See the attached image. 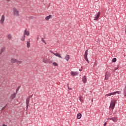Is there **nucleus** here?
I'll list each match as a JSON object with an SVG mask.
<instances>
[{"mask_svg": "<svg viewBox=\"0 0 126 126\" xmlns=\"http://www.w3.org/2000/svg\"><path fill=\"white\" fill-rule=\"evenodd\" d=\"M13 15L14 16H19V11L17 10L15 7L13 8Z\"/></svg>", "mask_w": 126, "mask_h": 126, "instance_id": "1", "label": "nucleus"}, {"mask_svg": "<svg viewBox=\"0 0 126 126\" xmlns=\"http://www.w3.org/2000/svg\"><path fill=\"white\" fill-rule=\"evenodd\" d=\"M88 55V49H87L85 52L84 55V59L85 61H86L88 63H89V61L88 60V58H87V56Z\"/></svg>", "mask_w": 126, "mask_h": 126, "instance_id": "2", "label": "nucleus"}, {"mask_svg": "<svg viewBox=\"0 0 126 126\" xmlns=\"http://www.w3.org/2000/svg\"><path fill=\"white\" fill-rule=\"evenodd\" d=\"M117 93H118V94H120L121 92L120 91H116V92H115L113 93H110V94H106L105 97V98H106L107 97H108V96H112V95H115V94H117Z\"/></svg>", "mask_w": 126, "mask_h": 126, "instance_id": "3", "label": "nucleus"}, {"mask_svg": "<svg viewBox=\"0 0 126 126\" xmlns=\"http://www.w3.org/2000/svg\"><path fill=\"white\" fill-rule=\"evenodd\" d=\"M42 60H43V63H49V60L47 58V56H42L41 57Z\"/></svg>", "mask_w": 126, "mask_h": 126, "instance_id": "4", "label": "nucleus"}, {"mask_svg": "<svg viewBox=\"0 0 126 126\" xmlns=\"http://www.w3.org/2000/svg\"><path fill=\"white\" fill-rule=\"evenodd\" d=\"M4 20H5V16H4V15H2L0 20V24L1 25H3V24L4 23Z\"/></svg>", "mask_w": 126, "mask_h": 126, "instance_id": "5", "label": "nucleus"}, {"mask_svg": "<svg viewBox=\"0 0 126 126\" xmlns=\"http://www.w3.org/2000/svg\"><path fill=\"white\" fill-rule=\"evenodd\" d=\"M115 106H116V101L113 100L111 102L110 107L112 110H114V108H115Z\"/></svg>", "mask_w": 126, "mask_h": 126, "instance_id": "6", "label": "nucleus"}, {"mask_svg": "<svg viewBox=\"0 0 126 126\" xmlns=\"http://www.w3.org/2000/svg\"><path fill=\"white\" fill-rule=\"evenodd\" d=\"M110 76H111V73H110V72L107 71L105 74V80H108Z\"/></svg>", "mask_w": 126, "mask_h": 126, "instance_id": "7", "label": "nucleus"}, {"mask_svg": "<svg viewBox=\"0 0 126 126\" xmlns=\"http://www.w3.org/2000/svg\"><path fill=\"white\" fill-rule=\"evenodd\" d=\"M50 53H51V54H53V55H54V56H56V57H58V58L63 59V58H62V56H61V55L59 53H55L52 51H50Z\"/></svg>", "mask_w": 126, "mask_h": 126, "instance_id": "8", "label": "nucleus"}, {"mask_svg": "<svg viewBox=\"0 0 126 126\" xmlns=\"http://www.w3.org/2000/svg\"><path fill=\"white\" fill-rule=\"evenodd\" d=\"M23 35L24 36H29V35H30V33H29V32H28L27 31V29H26L25 31H24V34Z\"/></svg>", "mask_w": 126, "mask_h": 126, "instance_id": "9", "label": "nucleus"}, {"mask_svg": "<svg viewBox=\"0 0 126 126\" xmlns=\"http://www.w3.org/2000/svg\"><path fill=\"white\" fill-rule=\"evenodd\" d=\"M71 75L72 76H76V75H78V72L76 71H71Z\"/></svg>", "mask_w": 126, "mask_h": 126, "instance_id": "10", "label": "nucleus"}, {"mask_svg": "<svg viewBox=\"0 0 126 126\" xmlns=\"http://www.w3.org/2000/svg\"><path fill=\"white\" fill-rule=\"evenodd\" d=\"M100 12H98L96 14V16L94 17V20H98L99 17L100 16Z\"/></svg>", "mask_w": 126, "mask_h": 126, "instance_id": "11", "label": "nucleus"}, {"mask_svg": "<svg viewBox=\"0 0 126 126\" xmlns=\"http://www.w3.org/2000/svg\"><path fill=\"white\" fill-rule=\"evenodd\" d=\"M17 94V93H14V94H13L11 95V98L12 99H14V98H15V97L16 96V94Z\"/></svg>", "mask_w": 126, "mask_h": 126, "instance_id": "12", "label": "nucleus"}, {"mask_svg": "<svg viewBox=\"0 0 126 126\" xmlns=\"http://www.w3.org/2000/svg\"><path fill=\"white\" fill-rule=\"evenodd\" d=\"M81 117H82V115H81V113L77 114V119H78V120L81 119Z\"/></svg>", "mask_w": 126, "mask_h": 126, "instance_id": "13", "label": "nucleus"}, {"mask_svg": "<svg viewBox=\"0 0 126 126\" xmlns=\"http://www.w3.org/2000/svg\"><path fill=\"white\" fill-rule=\"evenodd\" d=\"M7 39H8V40H11L12 39V36H11V34H8L7 35Z\"/></svg>", "mask_w": 126, "mask_h": 126, "instance_id": "14", "label": "nucleus"}, {"mask_svg": "<svg viewBox=\"0 0 126 126\" xmlns=\"http://www.w3.org/2000/svg\"><path fill=\"white\" fill-rule=\"evenodd\" d=\"M26 105H27V109H28V107H29V99H26Z\"/></svg>", "mask_w": 126, "mask_h": 126, "instance_id": "15", "label": "nucleus"}, {"mask_svg": "<svg viewBox=\"0 0 126 126\" xmlns=\"http://www.w3.org/2000/svg\"><path fill=\"white\" fill-rule=\"evenodd\" d=\"M69 59H70V56H69V55H67L65 56V60H66V61L67 62H68V60H69Z\"/></svg>", "mask_w": 126, "mask_h": 126, "instance_id": "16", "label": "nucleus"}, {"mask_svg": "<svg viewBox=\"0 0 126 126\" xmlns=\"http://www.w3.org/2000/svg\"><path fill=\"white\" fill-rule=\"evenodd\" d=\"M51 17H52V15H49L45 17V20L48 21L49 20Z\"/></svg>", "mask_w": 126, "mask_h": 126, "instance_id": "17", "label": "nucleus"}, {"mask_svg": "<svg viewBox=\"0 0 126 126\" xmlns=\"http://www.w3.org/2000/svg\"><path fill=\"white\" fill-rule=\"evenodd\" d=\"M17 60L15 59H12L11 60V63H16V61Z\"/></svg>", "mask_w": 126, "mask_h": 126, "instance_id": "18", "label": "nucleus"}, {"mask_svg": "<svg viewBox=\"0 0 126 126\" xmlns=\"http://www.w3.org/2000/svg\"><path fill=\"white\" fill-rule=\"evenodd\" d=\"M86 81H87V78H86V76H84L83 77V82L84 83H85L86 82Z\"/></svg>", "mask_w": 126, "mask_h": 126, "instance_id": "19", "label": "nucleus"}, {"mask_svg": "<svg viewBox=\"0 0 126 126\" xmlns=\"http://www.w3.org/2000/svg\"><path fill=\"white\" fill-rule=\"evenodd\" d=\"M26 36L24 35L23 34V37H22V38H21V40L22 41V42H24V41H25V38H26Z\"/></svg>", "mask_w": 126, "mask_h": 126, "instance_id": "20", "label": "nucleus"}, {"mask_svg": "<svg viewBox=\"0 0 126 126\" xmlns=\"http://www.w3.org/2000/svg\"><path fill=\"white\" fill-rule=\"evenodd\" d=\"M113 122L115 123L117 122L118 121V118L117 117H113Z\"/></svg>", "mask_w": 126, "mask_h": 126, "instance_id": "21", "label": "nucleus"}, {"mask_svg": "<svg viewBox=\"0 0 126 126\" xmlns=\"http://www.w3.org/2000/svg\"><path fill=\"white\" fill-rule=\"evenodd\" d=\"M5 50V47L2 48L1 49V52H0V55H1V53L3 52H4Z\"/></svg>", "mask_w": 126, "mask_h": 126, "instance_id": "22", "label": "nucleus"}, {"mask_svg": "<svg viewBox=\"0 0 126 126\" xmlns=\"http://www.w3.org/2000/svg\"><path fill=\"white\" fill-rule=\"evenodd\" d=\"M16 63L17 64H20V63H22V61L17 60Z\"/></svg>", "mask_w": 126, "mask_h": 126, "instance_id": "23", "label": "nucleus"}, {"mask_svg": "<svg viewBox=\"0 0 126 126\" xmlns=\"http://www.w3.org/2000/svg\"><path fill=\"white\" fill-rule=\"evenodd\" d=\"M27 48H30V41L27 42Z\"/></svg>", "mask_w": 126, "mask_h": 126, "instance_id": "24", "label": "nucleus"}, {"mask_svg": "<svg viewBox=\"0 0 126 126\" xmlns=\"http://www.w3.org/2000/svg\"><path fill=\"white\" fill-rule=\"evenodd\" d=\"M79 100L80 102H82V101H83V97L82 96V95L79 96Z\"/></svg>", "mask_w": 126, "mask_h": 126, "instance_id": "25", "label": "nucleus"}, {"mask_svg": "<svg viewBox=\"0 0 126 126\" xmlns=\"http://www.w3.org/2000/svg\"><path fill=\"white\" fill-rule=\"evenodd\" d=\"M124 95L126 96V88H125L124 89Z\"/></svg>", "mask_w": 126, "mask_h": 126, "instance_id": "26", "label": "nucleus"}, {"mask_svg": "<svg viewBox=\"0 0 126 126\" xmlns=\"http://www.w3.org/2000/svg\"><path fill=\"white\" fill-rule=\"evenodd\" d=\"M41 41L43 42V43H44L45 45H47V43L46 42V41H45V40H44L43 38H41Z\"/></svg>", "mask_w": 126, "mask_h": 126, "instance_id": "27", "label": "nucleus"}, {"mask_svg": "<svg viewBox=\"0 0 126 126\" xmlns=\"http://www.w3.org/2000/svg\"><path fill=\"white\" fill-rule=\"evenodd\" d=\"M112 62L113 63H116V62H117V58H114L112 59Z\"/></svg>", "mask_w": 126, "mask_h": 126, "instance_id": "28", "label": "nucleus"}, {"mask_svg": "<svg viewBox=\"0 0 126 126\" xmlns=\"http://www.w3.org/2000/svg\"><path fill=\"white\" fill-rule=\"evenodd\" d=\"M53 65H54V66H58V63L56 62H54L53 63Z\"/></svg>", "mask_w": 126, "mask_h": 126, "instance_id": "29", "label": "nucleus"}, {"mask_svg": "<svg viewBox=\"0 0 126 126\" xmlns=\"http://www.w3.org/2000/svg\"><path fill=\"white\" fill-rule=\"evenodd\" d=\"M7 106V104H6L2 109H1V111H3L5 108H6V107Z\"/></svg>", "mask_w": 126, "mask_h": 126, "instance_id": "30", "label": "nucleus"}, {"mask_svg": "<svg viewBox=\"0 0 126 126\" xmlns=\"http://www.w3.org/2000/svg\"><path fill=\"white\" fill-rule=\"evenodd\" d=\"M32 96H33V95H30L27 99H28V100H30V99H31V98H32Z\"/></svg>", "mask_w": 126, "mask_h": 126, "instance_id": "31", "label": "nucleus"}, {"mask_svg": "<svg viewBox=\"0 0 126 126\" xmlns=\"http://www.w3.org/2000/svg\"><path fill=\"white\" fill-rule=\"evenodd\" d=\"M67 87H68V89H69V90H71L72 89L69 88V86H68V83L67 84Z\"/></svg>", "mask_w": 126, "mask_h": 126, "instance_id": "32", "label": "nucleus"}, {"mask_svg": "<svg viewBox=\"0 0 126 126\" xmlns=\"http://www.w3.org/2000/svg\"><path fill=\"white\" fill-rule=\"evenodd\" d=\"M67 87H68V89H69V90H71L72 89L69 88V86H68V83L67 84Z\"/></svg>", "mask_w": 126, "mask_h": 126, "instance_id": "33", "label": "nucleus"}, {"mask_svg": "<svg viewBox=\"0 0 126 126\" xmlns=\"http://www.w3.org/2000/svg\"><path fill=\"white\" fill-rule=\"evenodd\" d=\"M119 68V66H117V67H115L114 70H117Z\"/></svg>", "mask_w": 126, "mask_h": 126, "instance_id": "34", "label": "nucleus"}, {"mask_svg": "<svg viewBox=\"0 0 126 126\" xmlns=\"http://www.w3.org/2000/svg\"><path fill=\"white\" fill-rule=\"evenodd\" d=\"M108 120H111V121H113V118H108Z\"/></svg>", "mask_w": 126, "mask_h": 126, "instance_id": "35", "label": "nucleus"}, {"mask_svg": "<svg viewBox=\"0 0 126 126\" xmlns=\"http://www.w3.org/2000/svg\"><path fill=\"white\" fill-rule=\"evenodd\" d=\"M107 126V122H105L104 124V126Z\"/></svg>", "mask_w": 126, "mask_h": 126, "instance_id": "36", "label": "nucleus"}, {"mask_svg": "<svg viewBox=\"0 0 126 126\" xmlns=\"http://www.w3.org/2000/svg\"><path fill=\"white\" fill-rule=\"evenodd\" d=\"M81 68H82V69H79V71H82V67H81Z\"/></svg>", "mask_w": 126, "mask_h": 126, "instance_id": "37", "label": "nucleus"}, {"mask_svg": "<svg viewBox=\"0 0 126 126\" xmlns=\"http://www.w3.org/2000/svg\"><path fill=\"white\" fill-rule=\"evenodd\" d=\"M125 33L126 34V27H125Z\"/></svg>", "mask_w": 126, "mask_h": 126, "instance_id": "38", "label": "nucleus"}, {"mask_svg": "<svg viewBox=\"0 0 126 126\" xmlns=\"http://www.w3.org/2000/svg\"><path fill=\"white\" fill-rule=\"evenodd\" d=\"M18 90V88H17V89H16V93H17V91Z\"/></svg>", "mask_w": 126, "mask_h": 126, "instance_id": "39", "label": "nucleus"}, {"mask_svg": "<svg viewBox=\"0 0 126 126\" xmlns=\"http://www.w3.org/2000/svg\"><path fill=\"white\" fill-rule=\"evenodd\" d=\"M2 126H6V125L3 124V125H2Z\"/></svg>", "mask_w": 126, "mask_h": 126, "instance_id": "40", "label": "nucleus"}, {"mask_svg": "<svg viewBox=\"0 0 126 126\" xmlns=\"http://www.w3.org/2000/svg\"><path fill=\"white\" fill-rule=\"evenodd\" d=\"M9 0H7V1H9Z\"/></svg>", "mask_w": 126, "mask_h": 126, "instance_id": "41", "label": "nucleus"}, {"mask_svg": "<svg viewBox=\"0 0 126 126\" xmlns=\"http://www.w3.org/2000/svg\"><path fill=\"white\" fill-rule=\"evenodd\" d=\"M37 40H39V37H37Z\"/></svg>", "mask_w": 126, "mask_h": 126, "instance_id": "42", "label": "nucleus"}, {"mask_svg": "<svg viewBox=\"0 0 126 126\" xmlns=\"http://www.w3.org/2000/svg\"><path fill=\"white\" fill-rule=\"evenodd\" d=\"M92 102H93V99H92Z\"/></svg>", "mask_w": 126, "mask_h": 126, "instance_id": "43", "label": "nucleus"}]
</instances>
